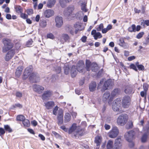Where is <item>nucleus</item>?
<instances>
[{"instance_id":"1","label":"nucleus","mask_w":149,"mask_h":149,"mask_svg":"<svg viewBox=\"0 0 149 149\" xmlns=\"http://www.w3.org/2000/svg\"><path fill=\"white\" fill-rule=\"evenodd\" d=\"M69 134L73 133L75 137L83 136L84 133V130L82 129L79 126H77L75 123L72 124L68 130Z\"/></svg>"},{"instance_id":"2","label":"nucleus","mask_w":149,"mask_h":149,"mask_svg":"<svg viewBox=\"0 0 149 149\" xmlns=\"http://www.w3.org/2000/svg\"><path fill=\"white\" fill-rule=\"evenodd\" d=\"M104 79H102L100 81L97 87L98 89L101 88V91L102 92L107 90L109 87L111 86L113 84L112 81L110 79L104 82Z\"/></svg>"},{"instance_id":"3","label":"nucleus","mask_w":149,"mask_h":149,"mask_svg":"<svg viewBox=\"0 0 149 149\" xmlns=\"http://www.w3.org/2000/svg\"><path fill=\"white\" fill-rule=\"evenodd\" d=\"M135 133L133 130L128 131L125 133L124 136L126 140L130 143L129 146L130 147H133L134 145V143L132 140L134 138Z\"/></svg>"},{"instance_id":"4","label":"nucleus","mask_w":149,"mask_h":149,"mask_svg":"<svg viewBox=\"0 0 149 149\" xmlns=\"http://www.w3.org/2000/svg\"><path fill=\"white\" fill-rule=\"evenodd\" d=\"M128 116L127 114H122L118 118L117 122L118 125L123 126L127 122L128 120Z\"/></svg>"},{"instance_id":"5","label":"nucleus","mask_w":149,"mask_h":149,"mask_svg":"<svg viewBox=\"0 0 149 149\" xmlns=\"http://www.w3.org/2000/svg\"><path fill=\"white\" fill-rule=\"evenodd\" d=\"M74 10V7L73 6H70L68 7L64 11V15L70 18L73 15V13Z\"/></svg>"},{"instance_id":"6","label":"nucleus","mask_w":149,"mask_h":149,"mask_svg":"<svg viewBox=\"0 0 149 149\" xmlns=\"http://www.w3.org/2000/svg\"><path fill=\"white\" fill-rule=\"evenodd\" d=\"M119 130L116 126L113 127L111 130L109 132V136L111 138H114L116 137L118 135Z\"/></svg>"},{"instance_id":"7","label":"nucleus","mask_w":149,"mask_h":149,"mask_svg":"<svg viewBox=\"0 0 149 149\" xmlns=\"http://www.w3.org/2000/svg\"><path fill=\"white\" fill-rule=\"evenodd\" d=\"M2 40L4 44V46L2 48L3 52L6 53L9 50V39L4 38Z\"/></svg>"},{"instance_id":"8","label":"nucleus","mask_w":149,"mask_h":149,"mask_svg":"<svg viewBox=\"0 0 149 149\" xmlns=\"http://www.w3.org/2000/svg\"><path fill=\"white\" fill-rule=\"evenodd\" d=\"M131 99L128 96H124L122 100V106L124 108H128L130 104Z\"/></svg>"},{"instance_id":"9","label":"nucleus","mask_w":149,"mask_h":149,"mask_svg":"<svg viewBox=\"0 0 149 149\" xmlns=\"http://www.w3.org/2000/svg\"><path fill=\"white\" fill-rule=\"evenodd\" d=\"M32 70L33 67L31 65H30L26 68L23 73V79L24 80L26 79L29 75L31 74V72L32 71Z\"/></svg>"},{"instance_id":"10","label":"nucleus","mask_w":149,"mask_h":149,"mask_svg":"<svg viewBox=\"0 0 149 149\" xmlns=\"http://www.w3.org/2000/svg\"><path fill=\"white\" fill-rule=\"evenodd\" d=\"M76 69L80 73L84 72V64L83 61H80L78 62L77 64Z\"/></svg>"},{"instance_id":"11","label":"nucleus","mask_w":149,"mask_h":149,"mask_svg":"<svg viewBox=\"0 0 149 149\" xmlns=\"http://www.w3.org/2000/svg\"><path fill=\"white\" fill-rule=\"evenodd\" d=\"M63 111L62 109H60L58 111V116L57 117L58 125H61L63 124Z\"/></svg>"},{"instance_id":"12","label":"nucleus","mask_w":149,"mask_h":149,"mask_svg":"<svg viewBox=\"0 0 149 149\" xmlns=\"http://www.w3.org/2000/svg\"><path fill=\"white\" fill-rule=\"evenodd\" d=\"M120 98H117L113 102L112 105V109L114 111H118V107L120 105Z\"/></svg>"},{"instance_id":"13","label":"nucleus","mask_w":149,"mask_h":149,"mask_svg":"<svg viewBox=\"0 0 149 149\" xmlns=\"http://www.w3.org/2000/svg\"><path fill=\"white\" fill-rule=\"evenodd\" d=\"M33 89L34 91L39 94L42 93L45 89L43 87L36 84L33 86Z\"/></svg>"},{"instance_id":"14","label":"nucleus","mask_w":149,"mask_h":149,"mask_svg":"<svg viewBox=\"0 0 149 149\" xmlns=\"http://www.w3.org/2000/svg\"><path fill=\"white\" fill-rule=\"evenodd\" d=\"M29 77V80L33 82H36L39 80L38 75L36 72L32 73Z\"/></svg>"},{"instance_id":"15","label":"nucleus","mask_w":149,"mask_h":149,"mask_svg":"<svg viewBox=\"0 0 149 149\" xmlns=\"http://www.w3.org/2000/svg\"><path fill=\"white\" fill-rule=\"evenodd\" d=\"M55 20L56 26L58 28L60 27L63 24V20L62 17L58 16L56 17Z\"/></svg>"},{"instance_id":"16","label":"nucleus","mask_w":149,"mask_h":149,"mask_svg":"<svg viewBox=\"0 0 149 149\" xmlns=\"http://www.w3.org/2000/svg\"><path fill=\"white\" fill-rule=\"evenodd\" d=\"M52 91L47 90L45 91L42 95V98L43 100H47L52 95Z\"/></svg>"},{"instance_id":"17","label":"nucleus","mask_w":149,"mask_h":149,"mask_svg":"<svg viewBox=\"0 0 149 149\" xmlns=\"http://www.w3.org/2000/svg\"><path fill=\"white\" fill-rule=\"evenodd\" d=\"M120 93V91L119 89L116 88L114 89L111 92V96L109 98L110 100H112L114 97L119 95Z\"/></svg>"},{"instance_id":"18","label":"nucleus","mask_w":149,"mask_h":149,"mask_svg":"<svg viewBox=\"0 0 149 149\" xmlns=\"http://www.w3.org/2000/svg\"><path fill=\"white\" fill-rule=\"evenodd\" d=\"M111 95L109 92H106L102 96V100L104 102H108L109 104H110V102L112 100H110L109 98Z\"/></svg>"},{"instance_id":"19","label":"nucleus","mask_w":149,"mask_h":149,"mask_svg":"<svg viewBox=\"0 0 149 149\" xmlns=\"http://www.w3.org/2000/svg\"><path fill=\"white\" fill-rule=\"evenodd\" d=\"M74 27L75 29V33L77 34L78 31H81L84 29V26L79 23H77L74 25Z\"/></svg>"},{"instance_id":"20","label":"nucleus","mask_w":149,"mask_h":149,"mask_svg":"<svg viewBox=\"0 0 149 149\" xmlns=\"http://www.w3.org/2000/svg\"><path fill=\"white\" fill-rule=\"evenodd\" d=\"M92 35H93L94 39L97 40L98 38H100L102 37V36L100 32H96L95 30H93L91 33Z\"/></svg>"},{"instance_id":"21","label":"nucleus","mask_w":149,"mask_h":149,"mask_svg":"<svg viewBox=\"0 0 149 149\" xmlns=\"http://www.w3.org/2000/svg\"><path fill=\"white\" fill-rule=\"evenodd\" d=\"M121 140L120 138H118L115 140L114 146L116 147L115 149H121Z\"/></svg>"},{"instance_id":"22","label":"nucleus","mask_w":149,"mask_h":149,"mask_svg":"<svg viewBox=\"0 0 149 149\" xmlns=\"http://www.w3.org/2000/svg\"><path fill=\"white\" fill-rule=\"evenodd\" d=\"M54 11L51 9H48L45 11L44 13V16L46 17H49L54 14Z\"/></svg>"},{"instance_id":"23","label":"nucleus","mask_w":149,"mask_h":149,"mask_svg":"<svg viewBox=\"0 0 149 149\" xmlns=\"http://www.w3.org/2000/svg\"><path fill=\"white\" fill-rule=\"evenodd\" d=\"M118 44L121 46H122L125 48H126L128 47V45L125 42L124 38H120L119 39L118 41Z\"/></svg>"},{"instance_id":"24","label":"nucleus","mask_w":149,"mask_h":149,"mask_svg":"<svg viewBox=\"0 0 149 149\" xmlns=\"http://www.w3.org/2000/svg\"><path fill=\"white\" fill-rule=\"evenodd\" d=\"M45 106L47 109H51L54 106V103L53 101H49L45 103Z\"/></svg>"},{"instance_id":"25","label":"nucleus","mask_w":149,"mask_h":149,"mask_svg":"<svg viewBox=\"0 0 149 149\" xmlns=\"http://www.w3.org/2000/svg\"><path fill=\"white\" fill-rule=\"evenodd\" d=\"M77 69L75 65H73L71 70V75L72 77H75L77 74Z\"/></svg>"},{"instance_id":"26","label":"nucleus","mask_w":149,"mask_h":149,"mask_svg":"<svg viewBox=\"0 0 149 149\" xmlns=\"http://www.w3.org/2000/svg\"><path fill=\"white\" fill-rule=\"evenodd\" d=\"M149 129V127L148 125L146 128V132L143 134L141 138V141L143 143L145 142L146 140L148 135V130Z\"/></svg>"},{"instance_id":"27","label":"nucleus","mask_w":149,"mask_h":149,"mask_svg":"<svg viewBox=\"0 0 149 149\" xmlns=\"http://www.w3.org/2000/svg\"><path fill=\"white\" fill-rule=\"evenodd\" d=\"M23 69L22 66H19L16 69L15 73L17 77H19L22 74V70Z\"/></svg>"},{"instance_id":"28","label":"nucleus","mask_w":149,"mask_h":149,"mask_svg":"<svg viewBox=\"0 0 149 149\" xmlns=\"http://www.w3.org/2000/svg\"><path fill=\"white\" fill-rule=\"evenodd\" d=\"M97 85L95 82L93 81L91 82L89 86V88L91 91H94Z\"/></svg>"},{"instance_id":"29","label":"nucleus","mask_w":149,"mask_h":149,"mask_svg":"<svg viewBox=\"0 0 149 149\" xmlns=\"http://www.w3.org/2000/svg\"><path fill=\"white\" fill-rule=\"evenodd\" d=\"M55 3V0H48L47 3V6L49 8H51L54 6Z\"/></svg>"},{"instance_id":"30","label":"nucleus","mask_w":149,"mask_h":149,"mask_svg":"<svg viewBox=\"0 0 149 149\" xmlns=\"http://www.w3.org/2000/svg\"><path fill=\"white\" fill-rule=\"evenodd\" d=\"M113 142L111 140H109L107 143V149H115L116 147L114 146V147H113Z\"/></svg>"},{"instance_id":"31","label":"nucleus","mask_w":149,"mask_h":149,"mask_svg":"<svg viewBox=\"0 0 149 149\" xmlns=\"http://www.w3.org/2000/svg\"><path fill=\"white\" fill-rule=\"evenodd\" d=\"M91 62L89 60H86V69L88 71H90L91 70Z\"/></svg>"},{"instance_id":"32","label":"nucleus","mask_w":149,"mask_h":149,"mask_svg":"<svg viewBox=\"0 0 149 149\" xmlns=\"http://www.w3.org/2000/svg\"><path fill=\"white\" fill-rule=\"evenodd\" d=\"M95 142L97 146H99L102 141V138L101 136H97L95 137Z\"/></svg>"},{"instance_id":"33","label":"nucleus","mask_w":149,"mask_h":149,"mask_svg":"<svg viewBox=\"0 0 149 149\" xmlns=\"http://www.w3.org/2000/svg\"><path fill=\"white\" fill-rule=\"evenodd\" d=\"M97 66L96 63H92L91 64V70L94 72H96L97 71Z\"/></svg>"},{"instance_id":"34","label":"nucleus","mask_w":149,"mask_h":149,"mask_svg":"<svg viewBox=\"0 0 149 149\" xmlns=\"http://www.w3.org/2000/svg\"><path fill=\"white\" fill-rule=\"evenodd\" d=\"M71 116L69 113H66L64 116L65 121V122L69 121L71 119Z\"/></svg>"},{"instance_id":"35","label":"nucleus","mask_w":149,"mask_h":149,"mask_svg":"<svg viewBox=\"0 0 149 149\" xmlns=\"http://www.w3.org/2000/svg\"><path fill=\"white\" fill-rule=\"evenodd\" d=\"M125 92L127 94H130L132 93V89L131 87L126 86L125 90Z\"/></svg>"},{"instance_id":"36","label":"nucleus","mask_w":149,"mask_h":149,"mask_svg":"<svg viewBox=\"0 0 149 149\" xmlns=\"http://www.w3.org/2000/svg\"><path fill=\"white\" fill-rule=\"evenodd\" d=\"M24 126L25 127H28L30 125V122L27 119H25L22 121Z\"/></svg>"},{"instance_id":"37","label":"nucleus","mask_w":149,"mask_h":149,"mask_svg":"<svg viewBox=\"0 0 149 149\" xmlns=\"http://www.w3.org/2000/svg\"><path fill=\"white\" fill-rule=\"evenodd\" d=\"M64 73L66 74H68L70 71V68L69 65H65L64 67Z\"/></svg>"},{"instance_id":"38","label":"nucleus","mask_w":149,"mask_h":149,"mask_svg":"<svg viewBox=\"0 0 149 149\" xmlns=\"http://www.w3.org/2000/svg\"><path fill=\"white\" fill-rule=\"evenodd\" d=\"M136 65L139 70H143L145 69L144 67L142 65L139 64L138 62L136 63Z\"/></svg>"},{"instance_id":"39","label":"nucleus","mask_w":149,"mask_h":149,"mask_svg":"<svg viewBox=\"0 0 149 149\" xmlns=\"http://www.w3.org/2000/svg\"><path fill=\"white\" fill-rule=\"evenodd\" d=\"M47 25V22L45 20H41L40 21V25L42 28H45Z\"/></svg>"},{"instance_id":"40","label":"nucleus","mask_w":149,"mask_h":149,"mask_svg":"<svg viewBox=\"0 0 149 149\" xmlns=\"http://www.w3.org/2000/svg\"><path fill=\"white\" fill-rule=\"evenodd\" d=\"M146 25L147 26H149V20H143L142 22H141V25L143 27L145 26V25Z\"/></svg>"},{"instance_id":"41","label":"nucleus","mask_w":149,"mask_h":149,"mask_svg":"<svg viewBox=\"0 0 149 149\" xmlns=\"http://www.w3.org/2000/svg\"><path fill=\"white\" fill-rule=\"evenodd\" d=\"M16 11L18 13H22V7L20 6H17L15 7Z\"/></svg>"},{"instance_id":"42","label":"nucleus","mask_w":149,"mask_h":149,"mask_svg":"<svg viewBox=\"0 0 149 149\" xmlns=\"http://www.w3.org/2000/svg\"><path fill=\"white\" fill-rule=\"evenodd\" d=\"M25 118V117L22 115H18L17 117V120L19 121H22Z\"/></svg>"},{"instance_id":"43","label":"nucleus","mask_w":149,"mask_h":149,"mask_svg":"<svg viewBox=\"0 0 149 149\" xmlns=\"http://www.w3.org/2000/svg\"><path fill=\"white\" fill-rule=\"evenodd\" d=\"M58 107L57 106L55 107L53 111V114L56 115L58 114Z\"/></svg>"},{"instance_id":"44","label":"nucleus","mask_w":149,"mask_h":149,"mask_svg":"<svg viewBox=\"0 0 149 149\" xmlns=\"http://www.w3.org/2000/svg\"><path fill=\"white\" fill-rule=\"evenodd\" d=\"M86 3H83L81 4V9L82 11L84 12L87 11V9L86 8Z\"/></svg>"},{"instance_id":"45","label":"nucleus","mask_w":149,"mask_h":149,"mask_svg":"<svg viewBox=\"0 0 149 149\" xmlns=\"http://www.w3.org/2000/svg\"><path fill=\"white\" fill-rule=\"evenodd\" d=\"M13 47V45L10 43V48H12ZM15 53V51L13 49L11 50H10V57H13Z\"/></svg>"},{"instance_id":"46","label":"nucleus","mask_w":149,"mask_h":149,"mask_svg":"<svg viewBox=\"0 0 149 149\" xmlns=\"http://www.w3.org/2000/svg\"><path fill=\"white\" fill-rule=\"evenodd\" d=\"M59 2L61 6L63 8L64 7L65 3H68L65 2V0H59Z\"/></svg>"},{"instance_id":"47","label":"nucleus","mask_w":149,"mask_h":149,"mask_svg":"<svg viewBox=\"0 0 149 149\" xmlns=\"http://www.w3.org/2000/svg\"><path fill=\"white\" fill-rule=\"evenodd\" d=\"M62 37L65 41L68 40L69 38V36L67 34H63Z\"/></svg>"},{"instance_id":"48","label":"nucleus","mask_w":149,"mask_h":149,"mask_svg":"<svg viewBox=\"0 0 149 149\" xmlns=\"http://www.w3.org/2000/svg\"><path fill=\"white\" fill-rule=\"evenodd\" d=\"M33 42V41L32 39H30L27 42L26 44V45L27 47H29L32 45Z\"/></svg>"},{"instance_id":"49","label":"nucleus","mask_w":149,"mask_h":149,"mask_svg":"<svg viewBox=\"0 0 149 149\" xmlns=\"http://www.w3.org/2000/svg\"><path fill=\"white\" fill-rule=\"evenodd\" d=\"M47 37L48 38L53 39L55 37L52 33H49L47 35Z\"/></svg>"},{"instance_id":"50","label":"nucleus","mask_w":149,"mask_h":149,"mask_svg":"<svg viewBox=\"0 0 149 149\" xmlns=\"http://www.w3.org/2000/svg\"><path fill=\"white\" fill-rule=\"evenodd\" d=\"M143 87L144 91H145L147 92L148 88V85L146 83L144 84L143 85Z\"/></svg>"},{"instance_id":"51","label":"nucleus","mask_w":149,"mask_h":149,"mask_svg":"<svg viewBox=\"0 0 149 149\" xmlns=\"http://www.w3.org/2000/svg\"><path fill=\"white\" fill-rule=\"evenodd\" d=\"M5 60L6 61H9V51L7 52L5 57Z\"/></svg>"},{"instance_id":"52","label":"nucleus","mask_w":149,"mask_h":149,"mask_svg":"<svg viewBox=\"0 0 149 149\" xmlns=\"http://www.w3.org/2000/svg\"><path fill=\"white\" fill-rule=\"evenodd\" d=\"M144 34L143 32H141L138 33L136 36V38L138 39L141 38Z\"/></svg>"},{"instance_id":"53","label":"nucleus","mask_w":149,"mask_h":149,"mask_svg":"<svg viewBox=\"0 0 149 149\" xmlns=\"http://www.w3.org/2000/svg\"><path fill=\"white\" fill-rule=\"evenodd\" d=\"M130 67L131 68L133 69L135 71H138V70L136 68V66L134 64H131L130 65Z\"/></svg>"},{"instance_id":"54","label":"nucleus","mask_w":149,"mask_h":149,"mask_svg":"<svg viewBox=\"0 0 149 149\" xmlns=\"http://www.w3.org/2000/svg\"><path fill=\"white\" fill-rule=\"evenodd\" d=\"M5 133V130L2 127H0V136L4 134Z\"/></svg>"},{"instance_id":"55","label":"nucleus","mask_w":149,"mask_h":149,"mask_svg":"<svg viewBox=\"0 0 149 149\" xmlns=\"http://www.w3.org/2000/svg\"><path fill=\"white\" fill-rule=\"evenodd\" d=\"M27 13L29 15H32L33 13V10L31 9H29L26 10Z\"/></svg>"},{"instance_id":"56","label":"nucleus","mask_w":149,"mask_h":149,"mask_svg":"<svg viewBox=\"0 0 149 149\" xmlns=\"http://www.w3.org/2000/svg\"><path fill=\"white\" fill-rule=\"evenodd\" d=\"M103 25L102 24H101L99 26L97 29V30L98 31H100L103 29Z\"/></svg>"},{"instance_id":"57","label":"nucleus","mask_w":149,"mask_h":149,"mask_svg":"<svg viewBox=\"0 0 149 149\" xmlns=\"http://www.w3.org/2000/svg\"><path fill=\"white\" fill-rule=\"evenodd\" d=\"M55 70L57 73H59L61 72V69L60 67L59 66L56 67L55 68Z\"/></svg>"},{"instance_id":"58","label":"nucleus","mask_w":149,"mask_h":149,"mask_svg":"<svg viewBox=\"0 0 149 149\" xmlns=\"http://www.w3.org/2000/svg\"><path fill=\"white\" fill-rule=\"evenodd\" d=\"M57 77L55 75H52L51 79V81H55L57 79Z\"/></svg>"},{"instance_id":"59","label":"nucleus","mask_w":149,"mask_h":149,"mask_svg":"<svg viewBox=\"0 0 149 149\" xmlns=\"http://www.w3.org/2000/svg\"><path fill=\"white\" fill-rule=\"evenodd\" d=\"M21 13L20 16L21 18L24 19H26L27 18L28 16L27 15L24 13Z\"/></svg>"},{"instance_id":"60","label":"nucleus","mask_w":149,"mask_h":149,"mask_svg":"<svg viewBox=\"0 0 149 149\" xmlns=\"http://www.w3.org/2000/svg\"><path fill=\"white\" fill-rule=\"evenodd\" d=\"M4 128L5 131H7L8 132H9V125H5Z\"/></svg>"},{"instance_id":"61","label":"nucleus","mask_w":149,"mask_h":149,"mask_svg":"<svg viewBox=\"0 0 149 149\" xmlns=\"http://www.w3.org/2000/svg\"><path fill=\"white\" fill-rule=\"evenodd\" d=\"M22 94L21 93L19 92H16V97L20 98L22 97Z\"/></svg>"},{"instance_id":"62","label":"nucleus","mask_w":149,"mask_h":149,"mask_svg":"<svg viewBox=\"0 0 149 149\" xmlns=\"http://www.w3.org/2000/svg\"><path fill=\"white\" fill-rule=\"evenodd\" d=\"M128 125L129 126L128 127H127V128L130 129L133 126V123L132 122L130 121L128 123Z\"/></svg>"},{"instance_id":"63","label":"nucleus","mask_w":149,"mask_h":149,"mask_svg":"<svg viewBox=\"0 0 149 149\" xmlns=\"http://www.w3.org/2000/svg\"><path fill=\"white\" fill-rule=\"evenodd\" d=\"M146 91H141L140 93V95L142 97H144L145 96H146Z\"/></svg>"},{"instance_id":"64","label":"nucleus","mask_w":149,"mask_h":149,"mask_svg":"<svg viewBox=\"0 0 149 149\" xmlns=\"http://www.w3.org/2000/svg\"><path fill=\"white\" fill-rule=\"evenodd\" d=\"M135 58V57L134 56H131L128 58V60L129 61H131Z\"/></svg>"}]
</instances>
